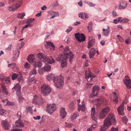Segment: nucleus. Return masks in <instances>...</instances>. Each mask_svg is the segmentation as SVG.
<instances>
[{
	"label": "nucleus",
	"instance_id": "1",
	"mask_svg": "<svg viewBox=\"0 0 131 131\" xmlns=\"http://www.w3.org/2000/svg\"><path fill=\"white\" fill-rule=\"evenodd\" d=\"M67 55H66L65 54L63 55L62 54L59 56L58 58H56V59L58 61H61V66L62 68H64L67 66V59L69 57V62L71 63H72V60L73 58L74 54H73L72 52H70V53H67Z\"/></svg>",
	"mask_w": 131,
	"mask_h": 131
},
{
	"label": "nucleus",
	"instance_id": "2",
	"mask_svg": "<svg viewBox=\"0 0 131 131\" xmlns=\"http://www.w3.org/2000/svg\"><path fill=\"white\" fill-rule=\"evenodd\" d=\"M114 115L113 114L109 115L104 121V124L100 128L101 131H105L108 127L112 124V123L114 124H116V120L114 118Z\"/></svg>",
	"mask_w": 131,
	"mask_h": 131
},
{
	"label": "nucleus",
	"instance_id": "3",
	"mask_svg": "<svg viewBox=\"0 0 131 131\" xmlns=\"http://www.w3.org/2000/svg\"><path fill=\"white\" fill-rule=\"evenodd\" d=\"M61 76H57L56 77V80L54 81V83L55 86L57 88H61L63 85V81Z\"/></svg>",
	"mask_w": 131,
	"mask_h": 131
},
{
	"label": "nucleus",
	"instance_id": "4",
	"mask_svg": "<svg viewBox=\"0 0 131 131\" xmlns=\"http://www.w3.org/2000/svg\"><path fill=\"white\" fill-rule=\"evenodd\" d=\"M41 93L43 96L47 95L51 92L50 87L48 85L45 84L41 86Z\"/></svg>",
	"mask_w": 131,
	"mask_h": 131
},
{
	"label": "nucleus",
	"instance_id": "5",
	"mask_svg": "<svg viewBox=\"0 0 131 131\" xmlns=\"http://www.w3.org/2000/svg\"><path fill=\"white\" fill-rule=\"evenodd\" d=\"M11 2L14 4L11 7H8L10 11H14L20 6V2L17 0H13Z\"/></svg>",
	"mask_w": 131,
	"mask_h": 131
},
{
	"label": "nucleus",
	"instance_id": "6",
	"mask_svg": "<svg viewBox=\"0 0 131 131\" xmlns=\"http://www.w3.org/2000/svg\"><path fill=\"white\" fill-rule=\"evenodd\" d=\"M110 110V107L108 106L106 107L103 109L100 113V118L101 119L104 118Z\"/></svg>",
	"mask_w": 131,
	"mask_h": 131
},
{
	"label": "nucleus",
	"instance_id": "7",
	"mask_svg": "<svg viewBox=\"0 0 131 131\" xmlns=\"http://www.w3.org/2000/svg\"><path fill=\"white\" fill-rule=\"evenodd\" d=\"M75 38L77 40L80 42L84 41L85 40V37L83 34H80L79 32L74 34Z\"/></svg>",
	"mask_w": 131,
	"mask_h": 131
},
{
	"label": "nucleus",
	"instance_id": "8",
	"mask_svg": "<svg viewBox=\"0 0 131 131\" xmlns=\"http://www.w3.org/2000/svg\"><path fill=\"white\" fill-rule=\"evenodd\" d=\"M47 111L50 114H51L54 112L56 108V104H52L47 105Z\"/></svg>",
	"mask_w": 131,
	"mask_h": 131
},
{
	"label": "nucleus",
	"instance_id": "9",
	"mask_svg": "<svg viewBox=\"0 0 131 131\" xmlns=\"http://www.w3.org/2000/svg\"><path fill=\"white\" fill-rule=\"evenodd\" d=\"M0 81L3 83H7L10 81V79L9 77H6L4 74H0Z\"/></svg>",
	"mask_w": 131,
	"mask_h": 131
},
{
	"label": "nucleus",
	"instance_id": "10",
	"mask_svg": "<svg viewBox=\"0 0 131 131\" xmlns=\"http://www.w3.org/2000/svg\"><path fill=\"white\" fill-rule=\"evenodd\" d=\"M86 78L88 81L92 80V78L95 77V76L92 73L89 71H86L85 72Z\"/></svg>",
	"mask_w": 131,
	"mask_h": 131
},
{
	"label": "nucleus",
	"instance_id": "11",
	"mask_svg": "<svg viewBox=\"0 0 131 131\" xmlns=\"http://www.w3.org/2000/svg\"><path fill=\"white\" fill-rule=\"evenodd\" d=\"M43 60L42 61L45 64L48 63L51 64L54 62V60L52 57L51 58L45 55H44L43 58Z\"/></svg>",
	"mask_w": 131,
	"mask_h": 131
},
{
	"label": "nucleus",
	"instance_id": "12",
	"mask_svg": "<svg viewBox=\"0 0 131 131\" xmlns=\"http://www.w3.org/2000/svg\"><path fill=\"white\" fill-rule=\"evenodd\" d=\"M127 77H128V76H126L124 79V82L127 87L130 89L131 88V80L129 79H128Z\"/></svg>",
	"mask_w": 131,
	"mask_h": 131
},
{
	"label": "nucleus",
	"instance_id": "13",
	"mask_svg": "<svg viewBox=\"0 0 131 131\" xmlns=\"http://www.w3.org/2000/svg\"><path fill=\"white\" fill-rule=\"evenodd\" d=\"M124 104V102L122 103L117 109V111L119 113L122 115H124V113L123 111Z\"/></svg>",
	"mask_w": 131,
	"mask_h": 131
},
{
	"label": "nucleus",
	"instance_id": "14",
	"mask_svg": "<svg viewBox=\"0 0 131 131\" xmlns=\"http://www.w3.org/2000/svg\"><path fill=\"white\" fill-rule=\"evenodd\" d=\"M89 40L88 48H90L91 47H92L94 44L95 40L92 38L90 37L89 38Z\"/></svg>",
	"mask_w": 131,
	"mask_h": 131
},
{
	"label": "nucleus",
	"instance_id": "15",
	"mask_svg": "<svg viewBox=\"0 0 131 131\" xmlns=\"http://www.w3.org/2000/svg\"><path fill=\"white\" fill-rule=\"evenodd\" d=\"M127 4L125 1L121 2L120 3L119 6V9H125L127 6Z\"/></svg>",
	"mask_w": 131,
	"mask_h": 131
},
{
	"label": "nucleus",
	"instance_id": "16",
	"mask_svg": "<svg viewBox=\"0 0 131 131\" xmlns=\"http://www.w3.org/2000/svg\"><path fill=\"white\" fill-rule=\"evenodd\" d=\"M91 115L92 119L96 122L97 120V116L95 114V108H92L91 109Z\"/></svg>",
	"mask_w": 131,
	"mask_h": 131
},
{
	"label": "nucleus",
	"instance_id": "17",
	"mask_svg": "<svg viewBox=\"0 0 131 131\" xmlns=\"http://www.w3.org/2000/svg\"><path fill=\"white\" fill-rule=\"evenodd\" d=\"M100 89V87L98 86H95L93 88L92 93L94 94L95 93V96H97L99 93V91Z\"/></svg>",
	"mask_w": 131,
	"mask_h": 131
},
{
	"label": "nucleus",
	"instance_id": "18",
	"mask_svg": "<svg viewBox=\"0 0 131 131\" xmlns=\"http://www.w3.org/2000/svg\"><path fill=\"white\" fill-rule=\"evenodd\" d=\"M110 27L108 26L107 27V29H103L102 30L104 35L106 36H108L110 32Z\"/></svg>",
	"mask_w": 131,
	"mask_h": 131
},
{
	"label": "nucleus",
	"instance_id": "19",
	"mask_svg": "<svg viewBox=\"0 0 131 131\" xmlns=\"http://www.w3.org/2000/svg\"><path fill=\"white\" fill-rule=\"evenodd\" d=\"M66 115V113L64 108H62L60 110V116L62 119L64 118Z\"/></svg>",
	"mask_w": 131,
	"mask_h": 131
},
{
	"label": "nucleus",
	"instance_id": "20",
	"mask_svg": "<svg viewBox=\"0 0 131 131\" xmlns=\"http://www.w3.org/2000/svg\"><path fill=\"white\" fill-rule=\"evenodd\" d=\"M95 51L94 48H91L89 51V57L90 58H93L95 54Z\"/></svg>",
	"mask_w": 131,
	"mask_h": 131
},
{
	"label": "nucleus",
	"instance_id": "21",
	"mask_svg": "<svg viewBox=\"0 0 131 131\" xmlns=\"http://www.w3.org/2000/svg\"><path fill=\"white\" fill-rule=\"evenodd\" d=\"M79 17L84 19H85L86 18H88L87 14L83 12L79 13Z\"/></svg>",
	"mask_w": 131,
	"mask_h": 131
},
{
	"label": "nucleus",
	"instance_id": "22",
	"mask_svg": "<svg viewBox=\"0 0 131 131\" xmlns=\"http://www.w3.org/2000/svg\"><path fill=\"white\" fill-rule=\"evenodd\" d=\"M14 53L15 54V55L12 58V60L13 61H15L18 57L20 53V52L19 51L17 50V51H14Z\"/></svg>",
	"mask_w": 131,
	"mask_h": 131
},
{
	"label": "nucleus",
	"instance_id": "23",
	"mask_svg": "<svg viewBox=\"0 0 131 131\" xmlns=\"http://www.w3.org/2000/svg\"><path fill=\"white\" fill-rule=\"evenodd\" d=\"M5 84L2 83L1 84L2 91L3 93H5V94H8V92L5 87Z\"/></svg>",
	"mask_w": 131,
	"mask_h": 131
},
{
	"label": "nucleus",
	"instance_id": "24",
	"mask_svg": "<svg viewBox=\"0 0 131 131\" xmlns=\"http://www.w3.org/2000/svg\"><path fill=\"white\" fill-rule=\"evenodd\" d=\"M3 124L4 128L5 129H8L9 127L10 124L9 123L6 121H3L2 122Z\"/></svg>",
	"mask_w": 131,
	"mask_h": 131
},
{
	"label": "nucleus",
	"instance_id": "25",
	"mask_svg": "<svg viewBox=\"0 0 131 131\" xmlns=\"http://www.w3.org/2000/svg\"><path fill=\"white\" fill-rule=\"evenodd\" d=\"M47 78L48 81L52 80L54 82V80H56V77H54L53 74H50L47 75Z\"/></svg>",
	"mask_w": 131,
	"mask_h": 131
},
{
	"label": "nucleus",
	"instance_id": "26",
	"mask_svg": "<svg viewBox=\"0 0 131 131\" xmlns=\"http://www.w3.org/2000/svg\"><path fill=\"white\" fill-rule=\"evenodd\" d=\"M69 50L70 49L69 47L68 46H66L64 49L63 51L64 53V54H63V55H64L65 54L66 55H67L68 54L67 53H69L70 52H72L71 51H69Z\"/></svg>",
	"mask_w": 131,
	"mask_h": 131
},
{
	"label": "nucleus",
	"instance_id": "27",
	"mask_svg": "<svg viewBox=\"0 0 131 131\" xmlns=\"http://www.w3.org/2000/svg\"><path fill=\"white\" fill-rule=\"evenodd\" d=\"M51 69V66H50L46 64L44 66L42 69V70L44 71H49Z\"/></svg>",
	"mask_w": 131,
	"mask_h": 131
},
{
	"label": "nucleus",
	"instance_id": "28",
	"mask_svg": "<svg viewBox=\"0 0 131 131\" xmlns=\"http://www.w3.org/2000/svg\"><path fill=\"white\" fill-rule=\"evenodd\" d=\"M30 75L29 78L28 80V82L29 84H30L32 83V82L33 81L32 77L31 76L33 74V71H31L29 73Z\"/></svg>",
	"mask_w": 131,
	"mask_h": 131
},
{
	"label": "nucleus",
	"instance_id": "29",
	"mask_svg": "<svg viewBox=\"0 0 131 131\" xmlns=\"http://www.w3.org/2000/svg\"><path fill=\"white\" fill-rule=\"evenodd\" d=\"M40 97L37 95H35L33 97V103L36 104L35 102H36L39 101V100L40 99Z\"/></svg>",
	"mask_w": 131,
	"mask_h": 131
},
{
	"label": "nucleus",
	"instance_id": "30",
	"mask_svg": "<svg viewBox=\"0 0 131 131\" xmlns=\"http://www.w3.org/2000/svg\"><path fill=\"white\" fill-rule=\"evenodd\" d=\"M27 59L29 63L32 64L33 63V54H31L29 55Z\"/></svg>",
	"mask_w": 131,
	"mask_h": 131
},
{
	"label": "nucleus",
	"instance_id": "31",
	"mask_svg": "<svg viewBox=\"0 0 131 131\" xmlns=\"http://www.w3.org/2000/svg\"><path fill=\"white\" fill-rule=\"evenodd\" d=\"M44 55H43V54L38 53L37 54V57L39 60L42 61L43 60V58Z\"/></svg>",
	"mask_w": 131,
	"mask_h": 131
},
{
	"label": "nucleus",
	"instance_id": "32",
	"mask_svg": "<svg viewBox=\"0 0 131 131\" xmlns=\"http://www.w3.org/2000/svg\"><path fill=\"white\" fill-rule=\"evenodd\" d=\"M78 111H80L81 110L82 111H84L85 110V107L84 105H78Z\"/></svg>",
	"mask_w": 131,
	"mask_h": 131
},
{
	"label": "nucleus",
	"instance_id": "33",
	"mask_svg": "<svg viewBox=\"0 0 131 131\" xmlns=\"http://www.w3.org/2000/svg\"><path fill=\"white\" fill-rule=\"evenodd\" d=\"M21 88V87L20 85L18 83L16 84V85L12 89L13 90L14 89L16 90V91H17L18 90H20Z\"/></svg>",
	"mask_w": 131,
	"mask_h": 131
},
{
	"label": "nucleus",
	"instance_id": "34",
	"mask_svg": "<svg viewBox=\"0 0 131 131\" xmlns=\"http://www.w3.org/2000/svg\"><path fill=\"white\" fill-rule=\"evenodd\" d=\"M42 66V64L40 61L35 62L34 66L35 67H41Z\"/></svg>",
	"mask_w": 131,
	"mask_h": 131
},
{
	"label": "nucleus",
	"instance_id": "35",
	"mask_svg": "<svg viewBox=\"0 0 131 131\" xmlns=\"http://www.w3.org/2000/svg\"><path fill=\"white\" fill-rule=\"evenodd\" d=\"M44 102V100H43L42 99L41 97L40 98V99L39 101L36 102H35L36 103V104H37L39 105H41Z\"/></svg>",
	"mask_w": 131,
	"mask_h": 131
},
{
	"label": "nucleus",
	"instance_id": "36",
	"mask_svg": "<svg viewBox=\"0 0 131 131\" xmlns=\"http://www.w3.org/2000/svg\"><path fill=\"white\" fill-rule=\"evenodd\" d=\"M25 15V13H18L17 15V17L18 18L22 19Z\"/></svg>",
	"mask_w": 131,
	"mask_h": 131
},
{
	"label": "nucleus",
	"instance_id": "37",
	"mask_svg": "<svg viewBox=\"0 0 131 131\" xmlns=\"http://www.w3.org/2000/svg\"><path fill=\"white\" fill-rule=\"evenodd\" d=\"M18 124L19 126L21 127H24V125L23 123L20 120H18L16 121L15 123V124Z\"/></svg>",
	"mask_w": 131,
	"mask_h": 131
},
{
	"label": "nucleus",
	"instance_id": "38",
	"mask_svg": "<svg viewBox=\"0 0 131 131\" xmlns=\"http://www.w3.org/2000/svg\"><path fill=\"white\" fill-rule=\"evenodd\" d=\"M19 78L18 79V80L19 82L22 83L23 81V78L22 76V74L21 73H19Z\"/></svg>",
	"mask_w": 131,
	"mask_h": 131
},
{
	"label": "nucleus",
	"instance_id": "39",
	"mask_svg": "<svg viewBox=\"0 0 131 131\" xmlns=\"http://www.w3.org/2000/svg\"><path fill=\"white\" fill-rule=\"evenodd\" d=\"M31 107L28 106L26 108V110L27 113H29L31 114L32 113V110Z\"/></svg>",
	"mask_w": 131,
	"mask_h": 131
},
{
	"label": "nucleus",
	"instance_id": "40",
	"mask_svg": "<svg viewBox=\"0 0 131 131\" xmlns=\"http://www.w3.org/2000/svg\"><path fill=\"white\" fill-rule=\"evenodd\" d=\"M75 108L74 103L73 102H71L69 104V108L71 110Z\"/></svg>",
	"mask_w": 131,
	"mask_h": 131
},
{
	"label": "nucleus",
	"instance_id": "41",
	"mask_svg": "<svg viewBox=\"0 0 131 131\" xmlns=\"http://www.w3.org/2000/svg\"><path fill=\"white\" fill-rule=\"evenodd\" d=\"M25 44V43L24 42H21V46L18 47L17 46L16 47V49L17 50L19 51V50L20 49L22 48L23 47Z\"/></svg>",
	"mask_w": 131,
	"mask_h": 131
},
{
	"label": "nucleus",
	"instance_id": "42",
	"mask_svg": "<svg viewBox=\"0 0 131 131\" xmlns=\"http://www.w3.org/2000/svg\"><path fill=\"white\" fill-rule=\"evenodd\" d=\"M129 21L130 20L127 18L123 19L121 20V23H126Z\"/></svg>",
	"mask_w": 131,
	"mask_h": 131
},
{
	"label": "nucleus",
	"instance_id": "43",
	"mask_svg": "<svg viewBox=\"0 0 131 131\" xmlns=\"http://www.w3.org/2000/svg\"><path fill=\"white\" fill-rule=\"evenodd\" d=\"M122 121L125 124H126L128 121V119L127 117L125 116L122 117Z\"/></svg>",
	"mask_w": 131,
	"mask_h": 131
},
{
	"label": "nucleus",
	"instance_id": "44",
	"mask_svg": "<svg viewBox=\"0 0 131 131\" xmlns=\"http://www.w3.org/2000/svg\"><path fill=\"white\" fill-rule=\"evenodd\" d=\"M19 76L18 74L15 73L12 75V79L13 80H14L16 79Z\"/></svg>",
	"mask_w": 131,
	"mask_h": 131
},
{
	"label": "nucleus",
	"instance_id": "45",
	"mask_svg": "<svg viewBox=\"0 0 131 131\" xmlns=\"http://www.w3.org/2000/svg\"><path fill=\"white\" fill-rule=\"evenodd\" d=\"M47 44L49 46H51L52 47H53L54 48H55V46L54 45L53 43V42H46Z\"/></svg>",
	"mask_w": 131,
	"mask_h": 131
},
{
	"label": "nucleus",
	"instance_id": "46",
	"mask_svg": "<svg viewBox=\"0 0 131 131\" xmlns=\"http://www.w3.org/2000/svg\"><path fill=\"white\" fill-rule=\"evenodd\" d=\"M86 3L91 7H94L96 5L95 4H94L91 2L89 3L87 2Z\"/></svg>",
	"mask_w": 131,
	"mask_h": 131
},
{
	"label": "nucleus",
	"instance_id": "47",
	"mask_svg": "<svg viewBox=\"0 0 131 131\" xmlns=\"http://www.w3.org/2000/svg\"><path fill=\"white\" fill-rule=\"evenodd\" d=\"M33 19L32 18H30L26 22V23L30 25V24L32 22Z\"/></svg>",
	"mask_w": 131,
	"mask_h": 131
},
{
	"label": "nucleus",
	"instance_id": "48",
	"mask_svg": "<svg viewBox=\"0 0 131 131\" xmlns=\"http://www.w3.org/2000/svg\"><path fill=\"white\" fill-rule=\"evenodd\" d=\"M58 2L57 1H56V2L55 3L53 4L52 5V6L53 7H57V6H58Z\"/></svg>",
	"mask_w": 131,
	"mask_h": 131
},
{
	"label": "nucleus",
	"instance_id": "49",
	"mask_svg": "<svg viewBox=\"0 0 131 131\" xmlns=\"http://www.w3.org/2000/svg\"><path fill=\"white\" fill-rule=\"evenodd\" d=\"M6 105L8 106L13 105H14V103L13 102L7 101L6 102Z\"/></svg>",
	"mask_w": 131,
	"mask_h": 131
},
{
	"label": "nucleus",
	"instance_id": "50",
	"mask_svg": "<svg viewBox=\"0 0 131 131\" xmlns=\"http://www.w3.org/2000/svg\"><path fill=\"white\" fill-rule=\"evenodd\" d=\"M30 65L28 62L26 63L24 65V67L26 69H29Z\"/></svg>",
	"mask_w": 131,
	"mask_h": 131
},
{
	"label": "nucleus",
	"instance_id": "51",
	"mask_svg": "<svg viewBox=\"0 0 131 131\" xmlns=\"http://www.w3.org/2000/svg\"><path fill=\"white\" fill-rule=\"evenodd\" d=\"M77 116V115L76 114H74L72 115L71 116V118L72 119L74 120L75 119Z\"/></svg>",
	"mask_w": 131,
	"mask_h": 131
},
{
	"label": "nucleus",
	"instance_id": "52",
	"mask_svg": "<svg viewBox=\"0 0 131 131\" xmlns=\"http://www.w3.org/2000/svg\"><path fill=\"white\" fill-rule=\"evenodd\" d=\"M5 111L2 108L0 110V115H3Z\"/></svg>",
	"mask_w": 131,
	"mask_h": 131
},
{
	"label": "nucleus",
	"instance_id": "53",
	"mask_svg": "<svg viewBox=\"0 0 131 131\" xmlns=\"http://www.w3.org/2000/svg\"><path fill=\"white\" fill-rule=\"evenodd\" d=\"M117 36L121 41L122 42L123 41V38H122L120 35H118Z\"/></svg>",
	"mask_w": 131,
	"mask_h": 131
},
{
	"label": "nucleus",
	"instance_id": "54",
	"mask_svg": "<svg viewBox=\"0 0 131 131\" xmlns=\"http://www.w3.org/2000/svg\"><path fill=\"white\" fill-rule=\"evenodd\" d=\"M72 27H69V28L67 29L66 31L67 32H69L72 29Z\"/></svg>",
	"mask_w": 131,
	"mask_h": 131
},
{
	"label": "nucleus",
	"instance_id": "55",
	"mask_svg": "<svg viewBox=\"0 0 131 131\" xmlns=\"http://www.w3.org/2000/svg\"><path fill=\"white\" fill-rule=\"evenodd\" d=\"M16 94L18 96H20L21 94L20 90H18L17 91H16Z\"/></svg>",
	"mask_w": 131,
	"mask_h": 131
},
{
	"label": "nucleus",
	"instance_id": "56",
	"mask_svg": "<svg viewBox=\"0 0 131 131\" xmlns=\"http://www.w3.org/2000/svg\"><path fill=\"white\" fill-rule=\"evenodd\" d=\"M118 130L117 128H112L111 129L110 131H118Z\"/></svg>",
	"mask_w": 131,
	"mask_h": 131
},
{
	"label": "nucleus",
	"instance_id": "57",
	"mask_svg": "<svg viewBox=\"0 0 131 131\" xmlns=\"http://www.w3.org/2000/svg\"><path fill=\"white\" fill-rule=\"evenodd\" d=\"M41 118V117L40 116H36V117H35L34 116L33 117V118L35 120L39 119Z\"/></svg>",
	"mask_w": 131,
	"mask_h": 131
},
{
	"label": "nucleus",
	"instance_id": "58",
	"mask_svg": "<svg viewBox=\"0 0 131 131\" xmlns=\"http://www.w3.org/2000/svg\"><path fill=\"white\" fill-rule=\"evenodd\" d=\"M93 26V23L92 22H89L88 24V27H87V28H89L90 27H92V26Z\"/></svg>",
	"mask_w": 131,
	"mask_h": 131
},
{
	"label": "nucleus",
	"instance_id": "59",
	"mask_svg": "<svg viewBox=\"0 0 131 131\" xmlns=\"http://www.w3.org/2000/svg\"><path fill=\"white\" fill-rule=\"evenodd\" d=\"M78 5L80 7H82L83 6L82 3V2L81 1H80L78 3Z\"/></svg>",
	"mask_w": 131,
	"mask_h": 131
},
{
	"label": "nucleus",
	"instance_id": "60",
	"mask_svg": "<svg viewBox=\"0 0 131 131\" xmlns=\"http://www.w3.org/2000/svg\"><path fill=\"white\" fill-rule=\"evenodd\" d=\"M112 15L114 17H115L117 15L116 13L114 10L112 12Z\"/></svg>",
	"mask_w": 131,
	"mask_h": 131
},
{
	"label": "nucleus",
	"instance_id": "61",
	"mask_svg": "<svg viewBox=\"0 0 131 131\" xmlns=\"http://www.w3.org/2000/svg\"><path fill=\"white\" fill-rule=\"evenodd\" d=\"M46 9L47 7L45 5L41 7V9L42 10H45Z\"/></svg>",
	"mask_w": 131,
	"mask_h": 131
},
{
	"label": "nucleus",
	"instance_id": "62",
	"mask_svg": "<svg viewBox=\"0 0 131 131\" xmlns=\"http://www.w3.org/2000/svg\"><path fill=\"white\" fill-rule=\"evenodd\" d=\"M101 44L102 45H104L105 44V41L104 40H102L100 42Z\"/></svg>",
	"mask_w": 131,
	"mask_h": 131
},
{
	"label": "nucleus",
	"instance_id": "63",
	"mask_svg": "<svg viewBox=\"0 0 131 131\" xmlns=\"http://www.w3.org/2000/svg\"><path fill=\"white\" fill-rule=\"evenodd\" d=\"M41 14V12L37 14L35 16L36 17H39L40 16Z\"/></svg>",
	"mask_w": 131,
	"mask_h": 131
},
{
	"label": "nucleus",
	"instance_id": "64",
	"mask_svg": "<svg viewBox=\"0 0 131 131\" xmlns=\"http://www.w3.org/2000/svg\"><path fill=\"white\" fill-rule=\"evenodd\" d=\"M92 128V126H91L88 129V131H91L93 129Z\"/></svg>",
	"mask_w": 131,
	"mask_h": 131
}]
</instances>
